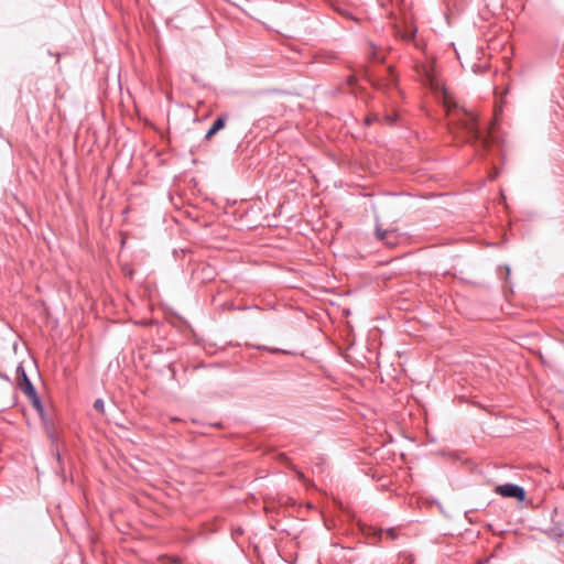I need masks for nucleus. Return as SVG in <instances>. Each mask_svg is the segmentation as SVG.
I'll return each instance as SVG.
<instances>
[{
	"label": "nucleus",
	"instance_id": "nucleus-7",
	"mask_svg": "<svg viewBox=\"0 0 564 564\" xmlns=\"http://www.w3.org/2000/svg\"><path fill=\"white\" fill-rule=\"evenodd\" d=\"M377 236L379 237L380 240L384 241L389 246H393L394 240L397 238L394 231L380 230V229L377 230Z\"/></svg>",
	"mask_w": 564,
	"mask_h": 564
},
{
	"label": "nucleus",
	"instance_id": "nucleus-12",
	"mask_svg": "<svg viewBox=\"0 0 564 564\" xmlns=\"http://www.w3.org/2000/svg\"><path fill=\"white\" fill-rule=\"evenodd\" d=\"M395 115L394 116H387V119L390 120L391 122H394L395 121Z\"/></svg>",
	"mask_w": 564,
	"mask_h": 564
},
{
	"label": "nucleus",
	"instance_id": "nucleus-11",
	"mask_svg": "<svg viewBox=\"0 0 564 564\" xmlns=\"http://www.w3.org/2000/svg\"><path fill=\"white\" fill-rule=\"evenodd\" d=\"M384 533H386L387 538L390 540H395L398 536L395 529H388V530H386Z\"/></svg>",
	"mask_w": 564,
	"mask_h": 564
},
{
	"label": "nucleus",
	"instance_id": "nucleus-4",
	"mask_svg": "<svg viewBox=\"0 0 564 564\" xmlns=\"http://www.w3.org/2000/svg\"><path fill=\"white\" fill-rule=\"evenodd\" d=\"M372 85L377 89L391 90L397 86V75L394 74L393 69L389 67L387 69V78L377 79L376 82H372Z\"/></svg>",
	"mask_w": 564,
	"mask_h": 564
},
{
	"label": "nucleus",
	"instance_id": "nucleus-6",
	"mask_svg": "<svg viewBox=\"0 0 564 564\" xmlns=\"http://www.w3.org/2000/svg\"><path fill=\"white\" fill-rule=\"evenodd\" d=\"M367 54H368V58L371 62L378 63V62H383V59H384V56L379 52L378 47L371 42L368 44Z\"/></svg>",
	"mask_w": 564,
	"mask_h": 564
},
{
	"label": "nucleus",
	"instance_id": "nucleus-2",
	"mask_svg": "<svg viewBox=\"0 0 564 564\" xmlns=\"http://www.w3.org/2000/svg\"><path fill=\"white\" fill-rule=\"evenodd\" d=\"M496 492L502 497L516 498L519 501L525 499V490L523 487L516 484H503L496 487Z\"/></svg>",
	"mask_w": 564,
	"mask_h": 564
},
{
	"label": "nucleus",
	"instance_id": "nucleus-9",
	"mask_svg": "<svg viewBox=\"0 0 564 564\" xmlns=\"http://www.w3.org/2000/svg\"><path fill=\"white\" fill-rule=\"evenodd\" d=\"M28 398L31 400L33 406L36 410L41 411L42 406H41V401H40L37 393L35 392V397H28Z\"/></svg>",
	"mask_w": 564,
	"mask_h": 564
},
{
	"label": "nucleus",
	"instance_id": "nucleus-10",
	"mask_svg": "<svg viewBox=\"0 0 564 564\" xmlns=\"http://www.w3.org/2000/svg\"><path fill=\"white\" fill-rule=\"evenodd\" d=\"M94 409L98 412H104L105 410V403L102 399H96L94 402Z\"/></svg>",
	"mask_w": 564,
	"mask_h": 564
},
{
	"label": "nucleus",
	"instance_id": "nucleus-3",
	"mask_svg": "<svg viewBox=\"0 0 564 564\" xmlns=\"http://www.w3.org/2000/svg\"><path fill=\"white\" fill-rule=\"evenodd\" d=\"M17 379L20 390L26 397H35V388L32 384L31 380L26 376V372L22 365H19L17 368Z\"/></svg>",
	"mask_w": 564,
	"mask_h": 564
},
{
	"label": "nucleus",
	"instance_id": "nucleus-13",
	"mask_svg": "<svg viewBox=\"0 0 564 564\" xmlns=\"http://www.w3.org/2000/svg\"><path fill=\"white\" fill-rule=\"evenodd\" d=\"M507 276L510 274V268L506 265Z\"/></svg>",
	"mask_w": 564,
	"mask_h": 564
},
{
	"label": "nucleus",
	"instance_id": "nucleus-1",
	"mask_svg": "<svg viewBox=\"0 0 564 564\" xmlns=\"http://www.w3.org/2000/svg\"><path fill=\"white\" fill-rule=\"evenodd\" d=\"M457 126L467 134L466 141L474 139L481 141L484 144L486 143V139L482 138L478 128V120L475 113L464 111L457 120Z\"/></svg>",
	"mask_w": 564,
	"mask_h": 564
},
{
	"label": "nucleus",
	"instance_id": "nucleus-8",
	"mask_svg": "<svg viewBox=\"0 0 564 564\" xmlns=\"http://www.w3.org/2000/svg\"><path fill=\"white\" fill-rule=\"evenodd\" d=\"M423 70H424V76L426 78V82L433 86L434 85V78H433V74H432V70L429 69L426 66H423Z\"/></svg>",
	"mask_w": 564,
	"mask_h": 564
},
{
	"label": "nucleus",
	"instance_id": "nucleus-5",
	"mask_svg": "<svg viewBox=\"0 0 564 564\" xmlns=\"http://www.w3.org/2000/svg\"><path fill=\"white\" fill-rule=\"evenodd\" d=\"M227 117L225 115L218 116L207 131L205 139L209 140L214 134L221 130L226 124Z\"/></svg>",
	"mask_w": 564,
	"mask_h": 564
}]
</instances>
